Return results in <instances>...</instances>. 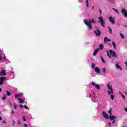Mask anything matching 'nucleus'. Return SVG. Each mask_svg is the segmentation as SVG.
I'll list each match as a JSON object with an SVG mask.
<instances>
[{
	"label": "nucleus",
	"mask_w": 127,
	"mask_h": 127,
	"mask_svg": "<svg viewBox=\"0 0 127 127\" xmlns=\"http://www.w3.org/2000/svg\"><path fill=\"white\" fill-rule=\"evenodd\" d=\"M83 22L84 24L87 26L88 30H93V25H92V23H96V21H95V19H89L88 21L84 19L83 20Z\"/></svg>",
	"instance_id": "obj_1"
},
{
	"label": "nucleus",
	"mask_w": 127,
	"mask_h": 127,
	"mask_svg": "<svg viewBox=\"0 0 127 127\" xmlns=\"http://www.w3.org/2000/svg\"><path fill=\"white\" fill-rule=\"evenodd\" d=\"M107 56L109 57L110 59L112 58V57H114L115 58H118V55L116 54V53L115 52V51H112V50H109V51L107 50Z\"/></svg>",
	"instance_id": "obj_2"
},
{
	"label": "nucleus",
	"mask_w": 127,
	"mask_h": 127,
	"mask_svg": "<svg viewBox=\"0 0 127 127\" xmlns=\"http://www.w3.org/2000/svg\"><path fill=\"white\" fill-rule=\"evenodd\" d=\"M106 87H107L108 89L107 94L108 95H113V94H114V90H113V86H112V85H110L109 84H107L106 85Z\"/></svg>",
	"instance_id": "obj_3"
},
{
	"label": "nucleus",
	"mask_w": 127,
	"mask_h": 127,
	"mask_svg": "<svg viewBox=\"0 0 127 127\" xmlns=\"http://www.w3.org/2000/svg\"><path fill=\"white\" fill-rule=\"evenodd\" d=\"M98 22L99 23H100L101 26L102 27H104V26H105V22H104V18H103V17H98Z\"/></svg>",
	"instance_id": "obj_4"
},
{
	"label": "nucleus",
	"mask_w": 127,
	"mask_h": 127,
	"mask_svg": "<svg viewBox=\"0 0 127 127\" xmlns=\"http://www.w3.org/2000/svg\"><path fill=\"white\" fill-rule=\"evenodd\" d=\"M109 119L111 121H112V124H115L116 123V119H117V116L114 115L109 116Z\"/></svg>",
	"instance_id": "obj_5"
},
{
	"label": "nucleus",
	"mask_w": 127,
	"mask_h": 127,
	"mask_svg": "<svg viewBox=\"0 0 127 127\" xmlns=\"http://www.w3.org/2000/svg\"><path fill=\"white\" fill-rule=\"evenodd\" d=\"M121 13L124 15V16H125V17L127 18V10L126 9L122 8Z\"/></svg>",
	"instance_id": "obj_6"
},
{
	"label": "nucleus",
	"mask_w": 127,
	"mask_h": 127,
	"mask_svg": "<svg viewBox=\"0 0 127 127\" xmlns=\"http://www.w3.org/2000/svg\"><path fill=\"white\" fill-rule=\"evenodd\" d=\"M6 81V77H2L0 78V86H2L4 82Z\"/></svg>",
	"instance_id": "obj_7"
},
{
	"label": "nucleus",
	"mask_w": 127,
	"mask_h": 127,
	"mask_svg": "<svg viewBox=\"0 0 127 127\" xmlns=\"http://www.w3.org/2000/svg\"><path fill=\"white\" fill-rule=\"evenodd\" d=\"M91 85H92L93 87H95V89H96L97 90H100V89H101L100 85L95 84V83L94 82H91Z\"/></svg>",
	"instance_id": "obj_8"
},
{
	"label": "nucleus",
	"mask_w": 127,
	"mask_h": 127,
	"mask_svg": "<svg viewBox=\"0 0 127 127\" xmlns=\"http://www.w3.org/2000/svg\"><path fill=\"white\" fill-rule=\"evenodd\" d=\"M108 19L110 21V22H111V23H112V24H115V18L110 16L108 18Z\"/></svg>",
	"instance_id": "obj_9"
},
{
	"label": "nucleus",
	"mask_w": 127,
	"mask_h": 127,
	"mask_svg": "<svg viewBox=\"0 0 127 127\" xmlns=\"http://www.w3.org/2000/svg\"><path fill=\"white\" fill-rule=\"evenodd\" d=\"M6 75H7V73H6V70H2L0 73V77H3V76H6Z\"/></svg>",
	"instance_id": "obj_10"
},
{
	"label": "nucleus",
	"mask_w": 127,
	"mask_h": 127,
	"mask_svg": "<svg viewBox=\"0 0 127 127\" xmlns=\"http://www.w3.org/2000/svg\"><path fill=\"white\" fill-rule=\"evenodd\" d=\"M102 116L104 119H109L110 118V116H109L108 114H107V113H106L105 111L102 112Z\"/></svg>",
	"instance_id": "obj_11"
},
{
	"label": "nucleus",
	"mask_w": 127,
	"mask_h": 127,
	"mask_svg": "<svg viewBox=\"0 0 127 127\" xmlns=\"http://www.w3.org/2000/svg\"><path fill=\"white\" fill-rule=\"evenodd\" d=\"M94 33L97 35V36H101V31L100 30H97L96 31H94Z\"/></svg>",
	"instance_id": "obj_12"
},
{
	"label": "nucleus",
	"mask_w": 127,
	"mask_h": 127,
	"mask_svg": "<svg viewBox=\"0 0 127 127\" xmlns=\"http://www.w3.org/2000/svg\"><path fill=\"white\" fill-rule=\"evenodd\" d=\"M102 72H103V75L105 76V75H106V73H107V69H106V68L103 67L102 68Z\"/></svg>",
	"instance_id": "obj_13"
},
{
	"label": "nucleus",
	"mask_w": 127,
	"mask_h": 127,
	"mask_svg": "<svg viewBox=\"0 0 127 127\" xmlns=\"http://www.w3.org/2000/svg\"><path fill=\"white\" fill-rule=\"evenodd\" d=\"M99 50H100V49H97L94 50V52H93V55L94 56H96V55H97V53H98Z\"/></svg>",
	"instance_id": "obj_14"
},
{
	"label": "nucleus",
	"mask_w": 127,
	"mask_h": 127,
	"mask_svg": "<svg viewBox=\"0 0 127 127\" xmlns=\"http://www.w3.org/2000/svg\"><path fill=\"white\" fill-rule=\"evenodd\" d=\"M95 71L96 72V73H97V74H99L100 73V68H99L98 67H96L95 68Z\"/></svg>",
	"instance_id": "obj_15"
},
{
	"label": "nucleus",
	"mask_w": 127,
	"mask_h": 127,
	"mask_svg": "<svg viewBox=\"0 0 127 127\" xmlns=\"http://www.w3.org/2000/svg\"><path fill=\"white\" fill-rule=\"evenodd\" d=\"M116 67L117 68V69H120V70H121V71H122V67H121V66H120V65H119V64H116Z\"/></svg>",
	"instance_id": "obj_16"
},
{
	"label": "nucleus",
	"mask_w": 127,
	"mask_h": 127,
	"mask_svg": "<svg viewBox=\"0 0 127 127\" xmlns=\"http://www.w3.org/2000/svg\"><path fill=\"white\" fill-rule=\"evenodd\" d=\"M108 41H111V40H110L109 39H108V37H105L104 43H106V42H108Z\"/></svg>",
	"instance_id": "obj_17"
},
{
	"label": "nucleus",
	"mask_w": 127,
	"mask_h": 127,
	"mask_svg": "<svg viewBox=\"0 0 127 127\" xmlns=\"http://www.w3.org/2000/svg\"><path fill=\"white\" fill-rule=\"evenodd\" d=\"M19 101H20V104H24L25 103L23 99H21V98H19Z\"/></svg>",
	"instance_id": "obj_18"
},
{
	"label": "nucleus",
	"mask_w": 127,
	"mask_h": 127,
	"mask_svg": "<svg viewBox=\"0 0 127 127\" xmlns=\"http://www.w3.org/2000/svg\"><path fill=\"white\" fill-rule=\"evenodd\" d=\"M91 67L92 69H95V67H96V65H95V64L94 63H92Z\"/></svg>",
	"instance_id": "obj_19"
},
{
	"label": "nucleus",
	"mask_w": 127,
	"mask_h": 127,
	"mask_svg": "<svg viewBox=\"0 0 127 127\" xmlns=\"http://www.w3.org/2000/svg\"><path fill=\"white\" fill-rule=\"evenodd\" d=\"M119 94H120V95H121L122 97L123 98V99L124 100H125V95H124V94L123 93H122V92H121V91L119 92Z\"/></svg>",
	"instance_id": "obj_20"
},
{
	"label": "nucleus",
	"mask_w": 127,
	"mask_h": 127,
	"mask_svg": "<svg viewBox=\"0 0 127 127\" xmlns=\"http://www.w3.org/2000/svg\"><path fill=\"white\" fill-rule=\"evenodd\" d=\"M86 7H89V0H86Z\"/></svg>",
	"instance_id": "obj_21"
},
{
	"label": "nucleus",
	"mask_w": 127,
	"mask_h": 127,
	"mask_svg": "<svg viewBox=\"0 0 127 127\" xmlns=\"http://www.w3.org/2000/svg\"><path fill=\"white\" fill-rule=\"evenodd\" d=\"M112 45H113V47H114V49H116V43H115V42H113Z\"/></svg>",
	"instance_id": "obj_22"
},
{
	"label": "nucleus",
	"mask_w": 127,
	"mask_h": 127,
	"mask_svg": "<svg viewBox=\"0 0 127 127\" xmlns=\"http://www.w3.org/2000/svg\"><path fill=\"white\" fill-rule=\"evenodd\" d=\"M99 47H100V49H103L104 48V45L103 44H100L99 45Z\"/></svg>",
	"instance_id": "obj_23"
},
{
	"label": "nucleus",
	"mask_w": 127,
	"mask_h": 127,
	"mask_svg": "<svg viewBox=\"0 0 127 127\" xmlns=\"http://www.w3.org/2000/svg\"><path fill=\"white\" fill-rule=\"evenodd\" d=\"M108 114H109V115H112V108H110V110L108 111Z\"/></svg>",
	"instance_id": "obj_24"
},
{
	"label": "nucleus",
	"mask_w": 127,
	"mask_h": 127,
	"mask_svg": "<svg viewBox=\"0 0 127 127\" xmlns=\"http://www.w3.org/2000/svg\"><path fill=\"white\" fill-rule=\"evenodd\" d=\"M108 28H109V32L110 34H112V29H111V28L110 27H109Z\"/></svg>",
	"instance_id": "obj_25"
},
{
	"label": "nucleus",
	"mask_w": 127,
	"mask_h": 127,
	"mask_svg": "<svg viewBox=\"0 0 127 127\" xmlns=\"http://www.w3.org/2000/svg\"><path fill=\"white\" fill-rule=\"evenodd\" d=\"M113 10L116 13H119V11H118V10L115 9V8H113Z\"/></svg>",
	"instance_id": "obj_26"
},
{
	"label": "nucleus",
	"mask_w": 127,
	"mask_h": 127,
	"mask_svg": "<svg viewBox=\"0 0 127 127\" xmlns=\"http://www.w3.org/2000/svg\"><path fill=\"white\" fill-rule=\"evenodd\" d=\"M110 3L111 4H115V1H112L111 0L110 1H109Z\"/></svg>",
	"instance_id": "obj_27"
},
{
	"label": "nucleus",
	"mask_w": 127,
	"mask_h": 127,
	"mask_svg": "<svg viewBox=\"0 0 127 127\" xmlns=\"http://www.w3.org/2000/svg\"><path fill=\"white\" fill-rule=\"evenodd\" d=\"M110 98H111V100H114L115 99V96H114V95H111Z\"/></svg>",
	"instance_id": "obj_28"
},
{
	"label": "nucleus",
	"mask_w": 127,
	"mask_h": 127,
	"mask_svg": "<svg viewBox=\"0 0 127 127\" xmlns=\"http://www.w3.org/2000/svg\"><path fill=\"white\" fill-rule=\"evenodd\" d=\"M7 93V96H10L11 95V93H10V92H8V91H6Z\"/></svg>",
	"instance_id": "obj_29"
},
{
	"label": "nucleus",
	"mask_w": 127,
	"mask_h": 127,
	"mask_svg": "<svg viewBox=\"0 0 127 127\" xmlns=\"http://www.w3.org/2000/svg\"><path fill=\"white\" fill-rule=\"evenodd\" d=\"M120 34L122 39H124V35H123L122 33H120Z\"/></svg>",
	"instance_id": "obj_30"
},
{
	"label": "nucleus",
	"mask_w": 127,
	"mask_h": 127,
	"mask_svg": "<svg viewBox=\"0 0 127 127\" xmlns=\"http://www.w3.org/2000/svg\"><path fill=\"white\" fill-rule=\"evenodd\" d=\"M17 124L18 125H21V122L20 121V120H18Z\"/></svg>",
	"instance_id": "obj_31"
},
{
	"label": "nucleus",
	"mask_w": 127,
	"mask_h": 127,
	"mask_svg": "<svg viewBox=\"0 0 127 127\" xmlns=\"http://www.w3.org/2000/svg\"><path fill=\"white\" fill-rule=\"evenodd\" d=\"M101 60H102L103 63H105L106 62H105L104 58H103L102 57H101Z\"/></svg>",
	"instance_id": "obj_32"
},
{
	"label": "nucleus",
	"mask_w": 127,
	"mask_h": 127,
	"mask_svg": "<svg viewBox=\"0 0 127 127\" xmlns=\"http://www.w3.org/2000/svg\"><path fill=\"white\" fill-rule=\"evenodd\" d=\"M86 97H88V98H91L92 97V95H91V94H89L88 95H87Z\"/></svg>",
	"instance_id": "obj_33"
},
{
	"label": "nucleus",
	"mask_w": 127,
	"mask_h": 127,
	"mask_svg": "<svg viewBox=\"0 0 127 127\" xmlns=\"http://www.w3.org/2000/svg\"><path fill=\"white\" fill-rule=\"evenodd\" d=\"M17 97H20V95H18V94H16L15 95V98H17Z\"/></svg>",
	"instance_id": "obj_34"
},
{
	"label": "nucleus",
	"mask_w": 127,
	"mask_h": 127,
	"mask_svg": "<svg viewBox=\"0 0 127 127\" xmlns=\"http://www.w3.org/2000/svg\"><path fill=\"white\" fill-rule=\"evenodd\" d=\"M0 61H2V58L1 57L0 54Z\"/></svg>",
	"instance_id": "obj_35"
},
{
	"label": "nucleus",
	"mask_w": 127,
	"mask_h": 127,
	"mask_svg": "<svg viewBox=\"0 0 127 127\" xmlns=\"http://www.w3.org/2000/svg\"><path fill=\"white\" fill-rule=\"evenodd\" d=\"M2 100H6V97L5 96L2 98Z\"/></svg>",
	"instance_id": "obj_36"
},
{
	"label": "nucleus",
	"mask_w": 127,
	"mask_h": 127,
	"mask_svg": "<svg viewBox=\"0 0 127 127\" xmlns=\"http://www.w3.org/2000/svg\"><path fill=\"white\" fill-rule=\"evenodd\" d=\"M99 13L100 14H102L103 13L102 12V10H101V9H99Z\"/></svg>",
	"instance_id": "obj_37"
},
{
	"label": "nucleus",
	"mask_w": 127,
	"mask_h": 127,
	"mask_svg": "<svg viewBox=\"0 0 127 127\" xmlns=\"http://www.w3.org/2000/svg\"><path fill=\"white\" fill-rule=\"evenodd\" d=\"M23 119L24 122H26V119H25V117H23Z\"/></svg>",
	"instance_id": "obj_38"
},
{
	"label": "nucleus",
	"mask_w": 127,
	"mask_h": 127,
	"mask_svg": "<svg viewBox=\"0 0 127 127\" xmlns=\"http://www.w3.org/2000/svg\"><path fill=\"white\" fill-rule=\"evenodd\" d=\"M24 107L25 108V109H28V107H27V106L26 105L24 106Z\"/></svg>",
	"instance_id": "obj_39"
},
{
	"label": "nucleus",
	"mask_w": 127,
	"mask_h": 127,
	"mask_svg": "<svg viewBox=\"0 0 127 127\" xmlns=\"http://www.w3.org/2000/svg\"><path fill=\"white\" fill-rule=\"evenodd\" d=\"M19 106L20 108H23V105H22V104H20Z\"/></svg>",
	"instance_id": "obj_40"
},
{
	"label": "nucleus",
	"mask_w": 127,
	"mask_h": 127,
	"mask_svg": "<svg viewBox=\"0 0 127 127\" xmlns=\"http://www.w3.org/2000/svg\"><path fill=\"white\" fill-rule=\"evenodd\" d=\"M13 126H14V124H15V120H13Z\"/></svg>",
	"instance_id": "obj_41"
},
{
	"label": "nucleus",
	"mask_w": 127,
	"mask_h": 127,
	"mask_svg": "<svg viewBox=\"0 0 127 127\" xmlns=\"http://www.w3.org/2000/svg\"><path fill=\"white\" fill-rule=\"evenodd\" d=\"M12 114L13 115L14 114V111H13V110H12Z\"/></svg>",
	"instance_id": "obj_42"
},
{
	"label": "nucleus",
	"mask_w": 127,
	"mask_h": 127,
	"mask_svg": "<svg viewBox=\"0 0 127 127\" xmlns=\"http://www.w3.org/2000/svg\"><path fill=\"white\" fill-rule=\"evenodd\" d=\"M3 123L4 124H6V121H5V120H3Z\"/></svg>",
	"instance_id": "obj_43"
},
{
	"label": "nucleus",
	"mask_w": 127,
	"mask_h": 127,
	"mask_svg": "<svg viewBox=\"0 0 127 127\" xmlns=\"http://www.w3.org/2000/svg\"><path fill=\"white\" fill-rule=\"evenodd\" d=\"M124 94H125V96H127V92H125Z\"/></svg>",
	"instance_id": "obj_44"
},
{
	"label": "nucleus",
	"mask_w": 127,
	"mask_h": 127,
	"mask_svg": "<svg viewBox=\"0 0 127 127\" xmlns=\"http://www.w3.org/2000/svg\"><path fill=\"white\" fill-rule=\"evenodd\" d=\"M125 65H126V67L127 68V62H125Z\"/></svg>",
	"instance_id": "obj_45"
},
{
	"label": "nucleus",
	"mask_w": 127,
	"mask_h": 127,
	"mask_svg": "<svg viewBox=\"0 0 127 127\" xmlns=\"http://www.w3.org/2000/svg\"><path fill=\"white\" fill-rule=\"evenodd\" d=\"M14 108L15 109V110H16V105H14Z\"/></svg>",
	"instance_id": "obj_46"
},
{
	"label": "nucleus",
	"mask_w": 127,
	"mask_h": 127,
	"mask_svg": "<svg viewBox=\"0 0 127 127\" xmlns=\"http://www.w3.org/2000/svg\"><path fill=\"white\" fill-rule=\"evenodd\" d=\"M124 111H125V112H127V108H124Z\"/></svg>",
	"instance_id": "obj_47"
},
{
	"label": "nucleus",
	"mask_w": 127,
	"mask_h": 127,
	"mask_svg": "<svg viewBox=\"0 0 127 127\" xmlns=\"http://www.w3.org/2000/svg\"><path fill=\"white\" fill-rule=\"evenodd\" d=\"M0 121H2V118L1 116H0Z\"/></svg>",
	"instance_id": "obj_48"
},
{
	"label": "nucleus",
	"mask_w": 127,
	"mask_h": 127,
	"mask_svg": "<svg viewBox=\"0 0 127 127\" xmlns=\"http://www.w3.org/2000/svg\"><path fill=\"white\" fill-rule=\"evenodd\" d=\"M0 92H2V89L1 88H0Z\"/></svg>",
	"instance_id": "obj_49"
},
{
	"label": "nucleus",
	"mask_w": 127,
	"mask_h": 127,
	"mask_svg": "<svg viewBox=\"0 0 127 127\" xmlns=\"http://www.w3.org/2000/svg\"><path fill=\"white\" fill-rule=\"evenodd\" d=\"M108 125H109V127H111V123L109 122V123H108Z\"/></svg>",
	"instance_id": "obj_50"
},
{
	"label": "nucleus",
	"mask_w": 127,
	"mask_h": 127,
	"mask_svg": "<svg viewBox=\"0 0 127 127\" xmlns=\"http://www.w3.org/2000/svg\"><path fill=\"white\" fill-rule=\"evenodd\" d=\"M3 59H6V57L4 56Z\"/></svg>",
	"instance_id": "obj_51"
},
{
	"label": "nucleus",
	"mask_w": 127,
	"mask_h": 127,
	"mask_svg": "<svg viewBox=\"0 0 127 127\" xmlns=\"http://www.w3.org/2000/svg\"><path fill=\"white\" fill-rule=\"evenodd\" d=\"M24 127H27V125L25 124V126H24Z\"/></svg>",
	"instance_id": "obj_52"
},
{
	"label": "nucleus",
	"mask_w": 127,
	"mask_h": 127,
	"mask_svg": "<svg viewBox=\"0 0 127 127\" xmlns=\"http://www.w3.org/2000/svg\"><path fill=\"white\" fill-rule=\"evenodd\" d=\"M10 106H12V104H11V103H10Z\"/></svg>",
	"instance_id": "obj_53"
},
{
	"label": "nucleus",
	"mask_w": 127,
	"mask_h": 127,
	"mask_svg": "<svg viewBox=\"0 0 127 127\" xmlns=\"http://www.w3.org/2000/svg\"><path fill=\"white\" fill-rule=\"evenodd\" d=\"M122 127H127V126H123Z\"/></svg>",
	"instance_id": "obj_54"
},
{
	"label": "nucleus",
	"mask_w": 127,
	"mask_h": 127,
	"mask_svg": "<svg viewBox=\"0 0 127 127\" xmlns=\"http://www.w3.org/2000/svg\"><path fill=\"white\" fill-rule=\"evenodd\" d=\"M0 114H1V111L0 110Z\"/></svg>",
	"instance_id": "obj_55"
},
{
	"label": "nucleus",
	"mask_w": 127,
	"mask_h": 127,
	"mask_svg": "<svg viewBox=\"0 0 127 127\" xmlns=\"http://www.w3.org/2000/svg\"><path fill=\"white\" fill-rule=\"evenodd\" d=\"M92 9H94V7H93Z\"/></svg>",
	"instance_id": "obj_56"
},
{
	"label": "nucleus",
	"mask_w": 127,
	"mask_h": 127,
	"mask_svg": "<svg viewBox=\"0 0 127 127\" xmlns=\"http://www.w3.org/2000/svg\"><path fill=\"white\" fill-rule=\"evenodd\" d=\"M109 45H110V46H111V44H109Z\"/></svg>",
	"instance_id": "obj_57"
},
{
	"label": "nucleus",
	"mask_w": 127,
	"mask_h": 127,
	"mask_svg": "<svg viewBox=\"0 0 127 127\" xmlns=\"http://www.w3.org/2000/svg\"><path fill=\"white\" fill-rule=\"evenodd\" d=\"M1 51L0 49V51Z\"/></svg>",
	"instance_id": "obj_58"
}]
</instances>
